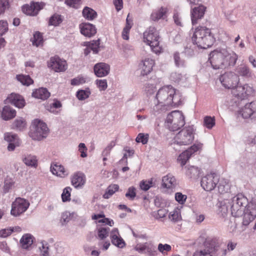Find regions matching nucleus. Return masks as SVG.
Here are the masks:
<instances>
[{
    "instance_id": "obj_60",
    "label": "nucleus",
    "mask_w": 256,
    "mask_h": 256,
    "mask_svg": "<svg viewBox=\"0 0 256 256\" xmlns=\"http://www.w3.org/2000/svg\"><path fill=\"white\" fill-rule=\"evenodd\" d=\"M152 181H142L140 184V188L144 191L148 190L152 186Z\"/></svg>"
},
{
    "instance_id": "obj_62",
    "label": "nucleus",
    "mask_w": 256,
    "mask_h": 256,
    "mask_svg": "<svg viewBox=\"0 0 256 256\" xmlns=\"http://www.w3.org/2000/svg\"><path fill=\"white\" fill-rule=\"evenodd\" d=\"M8 30V24L6 21H0V35L2 36Z\"/></svg>"
},
{
    "instance_id": "obj_57",
    "label": "nucleus",
    "mask_w": 256,
    "mask_h": 256,
    "mask_svg": "<svg viewBox=\"0 0 256 256\" xmlns=\"http://www.w3.org/2000/svg\"><path fill=\"white\" fill-rule=\"evenodd\" d=\"M96 84L100 90H104L108 87L106 80H97Z\"/></svg>"
},
{
    "instance_id": "obj_30",
    "label": "nucleus",
    "mask_w": 256,
    "mask_h": 256,
    "mask_svg": "<svg viewBox=\"0 0 256 256\" xmlns=\"http://www.w3.org/2000/svg\"><path fill=\"white\" fill-rule=\"evenodd\" d=\"M22 160L27 166L35 168L38 166V160L36 156L34 155L30 154H24Z\"/></svg>"
},
{
    "instance_id": "obj_1",
    "label": "nucleus",
    "mask_w": 256,
    "mask_h": 256,
    "mask_svg": "<svg viewBox=\"0 0 256 256\" xmlns=\"http://www.w3.org/2000/svg\"><path fill=\"white\" fill-rule=\"evenodd\" d=\"M238 58L236 54L230 53L226 48H220L210 53V61L214 69H224L228 66H234Z\"/></svg>"
},
{
    "instance_id": "obj_16",
    "label": "nucleus",
    "mask_w": 256,
    "mask_h": 256,
    "mask_svg": "<svg viewBox=\"0 0 256 256\" xmlns=\"http://www.w3.org/2000/svg\"><path fill=\"white\" fill-rule=\"evenodd\" d=\"M48 66L56 72H64L67 68L66 62L58 57H52L48 62Z\"/></svg>"
},
{
    "instance_id": "obj_53",
    "label": "nucleus",
    "mask_w": 256,
    "mask_h": 256,
    "mask_svg": "<svg viewBox=\"0 0 256 256\" xmlns=\"http://www.w3.org/2000/svg\"><path fill=\"white\" fill-rule=\"evenodd\" d=\"M90 92L85 90H80L76 92V96L79 100H84L88 98Z\"/></svg>"
},
{
    "instance_id": "obj_5",
    "label": "nucleus",
    "mask_w": 256,
    "mask_h": 256,
    "mask_svg": "<svg viewBox=\"0 0 256 256\" xmlns=\"http://www.w3.org/2000/svg\"><path fill=\"white\" fill-rule=\"evenodd\" d=\"M230 200L231 214L234 217L242 216L248 204V199L242 194L233 197Z\"/></svg>"
},
{
    "instance_id": "obj_52",
    "label": "nucleus",
    "mask_w": 256,
    "mask_h": 256,
    "mask_svg": "<svg viewBox=\"0 0 256 256\" xmlns=\"http://www.w3.org/2000/svg\"><path fill=\"white\" fill-rule=\"evenodd\" d=\"M62 22V20L61 19L60 16L58 14H54L50 18L49 24L50 25L56 26L58 25Z\"/></svg>"
},
{
    "instance_id": "obj_27",
    "label": "nucleus",
    "mask_w": 256,
    "mask_h": 256,
    "mask_svg": "<svg viewBox=\"0 0 256 256\" xmlns=\"http://www.w3.org/2000/svg\"><path fill=\"white\" fill-rule=\"evenodd\" d=\"M80 32L86 36L91 37L96 34V30L92 24L85 23L80 26Z\"/></svg>"
},
{
    "instance_id": "obj_40",
    "label": "nucleus",
    "mask_w": 256,
    "mask_h": 256,
    "mask_svg": "<svg viewBox=\"0 0 256 256\" xmlns=\"http://www.w3.org/2000/svg\"><path fill=\"white\" fill-rule=\"evenodd\" d=\"M16 78L23 85L28 86L33 83V80L28 75L19 74L17 75Z\"/></svg>"
},
{
    "instance_id": "obj_55",
    "label": "nucleus",
    "mask_w": 256,
    "mask_h": 256,
    "mask_svg": "<svg viewBox=\"0 0 256 256\" xmlns=\"http://www.w3.org/2000/svg\"><path fill=\"white\" fill-rule=\"evenodd\" d=\"M183 78L182 74L177 72H172L170 76V80L175 82H179L183 79Z\"/></svg>"
},
{
    "instance_id": "obj_17",
    "label": "nucleus",
    "mask_w": 256,
    "mask_h": 256,
    "mask_svg": "<svg viewBox=\"0 0 256 256\" xmlns=\"http://www.w3.org/2000/svg\"><path fill=\"white\" fill-rule=\"evenodd\" d=\"M242 117L244 118H252L253 115L256 114V100L248 103L239 111Z\"/></svg>"
},
{
    "instance_id": "obj_34",
    "label": "nucleus",
    "mask_w": 256,
    "mask_h": 256,
    "mask_svg": "<svg viewBox=\"0 0 256 256\" xmlns=\"http://www.w3.org/2000/svg\"><path fill=\"white\" fill-rule=\"evenodd\" d=\"M50 170L54 174H56L60 177H64L68 175L64 166L58 164L52 165Z\"/></svg>"
},
{
    "instance_id": "obj_54",
    "label": "nucleus",
    "mask_w": 256,
    "mask_h": 256,
    "mask_svg": "<svg viewBox=\"0 0 256 256\" xmlns=\"http://www.w3.org/2000/svg\"><path fill=\"white\" fill-rule=\"evenodd\" d=\"M72 189L70 187H66L64 188L63 192L62 194V198L64 202L70 200V192Z\"/></svg>"
},
{
    "instance_id": "obj_37",
    "label": "nucleus",
    "mask_w": 256,
    "mask_h": 256,
    "mask_svg": "<svg viewBox=\"0 0 256 256\" xmlns=\"http://www.w3.org/2000/svg\"><path fill=\"white\" fill-rule=\"evenodd\" d=\"M82 15L86 20H92L97 16V13L93 9L86 6L82 10Z\"/></svg>"
},
{
    "instance_id": "obj_38",
    "label": "nucleus",
    "mask_w": 256,
    "mask_h": 256,
    "mask_svg": "<svg viewBox=\"0 0 256 256\" xmlns=\"http://www.w3.org/2000/svg\"><path fill=\"white\" fill-rule=\"evenodd\" d=\"M26 122L22 118H16L12 124V128L17 130H22L26 127Z\"/></svg>"
},
{
    "instance_id": "obj_11",
    "label": "nucleus",
    "mask_w": 256,
    "mask_h": 256,
    "mask_svg": "<svg viewBox=\"0 0 256 256\" xmlns=\"http://www.w3.org/2000/svg\"><path fill=\"white\" fill-rule=\"evenodd\" d=\"M30 206V202L26 200L17 198L12 204L11 214L17 216L25 212Z\"/></svg>"
},
{
    "instance_id": "obj_25",
    "label": "nucleus",
    "mask_w": 256,
    "mask_h": 256,
    "mask_svg": "<svg viewBox=\"0 0 256 256\" xmlns=\"http://www.w3.org/2000/svg\"><path fill=\"white\" fill-rule=\"evenodd\" d=\"M176 185V180L172 174H168L162 178V186L164 188L173 189Z\"/></svg>"
},
{
    "instance_id": "obj_45",
    "label": "nucleus",
    "mask_w": 256,
    "mask_h": 256,
    "mask_svg": "<svg viewBox=\"0 0 256 256\" xmlns=\"http://www.w3.org/2000/svg\"><path fill=\"white\" fill-rule=\"evenodd\" d=\"M119 186L117 184H112L108 188V190L104 194L103 197L104 198H108L116 191L118 190Z\"/></svg>"
},
{
    "instance_id": "obj_7",
    "label": "nucleus",
    "mask_w": 256,
    "mask_h": 256,
    "mask_svg": "<svg viewBox=\"0 0 256 256\" xmlns=\"http://www.w3.org/2000/svg\"><path fill=\"white\" fill-rule=\"evenodd\" d=\"M204 248L194 252L193 256H218L220 245L216 239H206L204 243Z\"/></svg>"
},
{
    "instance_id": "obj_21",
    "label": "nucleus",
    "mask_w": 256,
    "mask_h": 256,
    "mask_svg": "<svg viewBox=\"0 0 256 256\" xmlns=\"http://www.w3.org/2000/svg\"><path fill=\"white\" fill-rule=\"evenodd\" d=\"M95 74L98 77H103L107 76L110 70V66L104 62H100L95 64L94 68Z\"/></svg>"
},
{
    "instance_id": "obj_63",
    "label": "nucleus",
    "mask_w": 256,
    "mask_h": 256,
    "mask_svg": "<svg viewBox=\"0 0 256 256\" xmlns=\"http://www.w3.org/2000/svg\"><path fill=\"white\" fill-rule=\"evenodd\" d=\"M158 250L162 253H164V251L170 252L172 250L171 246L168 244H160L158 245Z\"/></svg>"
},
{
    "instance_id": "obj_59",
    "label": "nucleus",
    "mask_w": 256,
    "mask_h": 256,
    "mask_svg": "<svg viewBox=\"0 0 256 256\" xmlns=\"http://www.w3.org/2000/svg\"><path fill=\"white\" fill-rule=\"evenodd\" d=\"M8 0H0V15L4 14L6 8H8Z\"/></svg>"
},
{
    "instance_id": "obj_15",
    "label": "nucleus",
    "mask_w": 256,
    "mask_h": 256,
    "mask_svg": "<svg viewBox=\"0 0 256 256\" xmlns=\"http://www.w3.org/2000/svg\"><path fill=\"white\" fill-rule=\"evenodd\" d=\"M154 64V60L152 58H146L142 60L138 64L140 76H144L149 74L152 70Z\"/></svg>"
},
{
    "instance_id": "obj_56",
    "label": "nucleus",
    "mask_w": 256,
    "mask_h": 256,
    "mask_svg": "<svg viewBox=\"0 0 256 256\" xmlns=\"http://www.w3.org/2000/svg\"><path fill=\"white\" fill-rule=\"evenodd\" d=\"M136 189L134 186L130 187L128 188L127 192L126 194V196L130 200H133L136 196Z\"/></svg>"
},
{
    "instance_id": "obj_23",
    "label": "nucleus",
    "mask_w": 256,
    "mask_h": 256,
    "mask_svg": "<svg viewBox=\"0 0 256 256\" xmlns=\"http://www.w3.org/2000/svg\"><path fill=\"white\" fill-rule=\"evenodd\" d=\"M16 180L13 174H7L4 177L3 192L5 194L8 192L15 186Z\"/></svg>"
},
{
    "instance_id": "obj_44",
    "label": "nucleus",
    "mask_w": 256,
    "mask_h": 256,
    "mask_svg": "<svg viewBox=\"0 0 256 256\" xmlns=\"http://www.w3.org/2000/svg\"><path fill=\"white\" fill-rule=\"evenodd\" d=\"M168 218L173 222H176L181 220V216L179 210H174L170 213Z\"/></svg>"
},
{
    "instance_id": "obj_19",
    "label": "nucleus",
    "mask_w": 256,
    "mask_h": 256,
    "mask_svg": "<svg viewBox=\"0 0 256 256\" xmlns=\"http://www.w3.org/2000/svg\"><path fill=\"white\" fill-rule=\"evenodd\" d=\"M43 6L44 4L42 3L32 2L30 5L24 6L22 8V10L24 13L27 15L34 16L38 14Z\"/></svg>"
},
{
    "instance_id": "obj_24",
    "label": "nucleus",
    "mask_w": 256,
    "mask_h": 256,
    "mask_svg": "<svg viewBox=\"0 0 256 256\" xmlns=\"http://www.w3.org/2000/svg\"><path fill=\"white\" fill-rule=\"evenodd\" d=\"M167 8L162 6L158 10H154L150 14V20L154 22H158L160 20H164L167 18Z\"/></svg>"
},
{
    "instance_id": "obj_51",
    "label": "nucleus",
    "mask_w": 256,
    "mask_h": 256,
    "mask_svg": "<svg viewBox=\"0 0 256 256\" xmlns=\"http://www.w3.org/2000/svg\"><path fill=\"white\" fill-rule=\"evenodd\" d=\"M144 94L148 96H150L155 92L156 91V88L153 84H146L144 86Z\"/></svg>"
},
{
    "instance_id": "obj_9",
    "label": "nucleus",
    "mask_w": 256,
    "mask_h": 256,
    "mask_svg": "<svg viewBox=\"0 0 256 256\" xmlns=\"http://www.w3.org/2000/svg\"><path fill=\"white\" fill-rule=\"evenodd\" d=\"M166 123L170 130H178L184 125V116L180 111H173L168 115Z\"/></svg>"
},
{
    "instance_id": "obj_6",
    "label": "nucleus",
    "mask_w": 256,
    "mask_h": 256,
    "mask_svg": "<svg viewBox=\"0 0 256 256\" xmlns=\"http://www.w3.org/2000/svg\"><path fill=\"white\" fill-rule=\"evenodd\" d=\"M144 41L149 45L152 50L156 54L160 52L159 46V32L154 27H150L144 33Z\"/></svg>"
},
{
    "instance_id": "obj_18",
    "label": "nucleus",
    "mask_w": 256,
    "mask_h": 256,
    "mask_svg": "<svg viewBox=\"0 0 256 256\" xmlns=\"http://www.w3.org/2000/svg\"><path fill=\"white\" fill-rule=\"evenodd\" d=\"M206 9V7L204 6L200 5L191 10V20L192 25L198 24V20L204 17Z\"/></svg>"
},
{
    "instance_id": "obj_43",
    "label": "nucleus",
    "mask_w": 256,
    "mask_h": 256,
    "mask_svg": "<svg viewBox=\"0 0 256 256\" xmlns=\"http://www.w3.org/2000/svg\"><path fill=\"white\" fill-rule=\"evenodd\" d=\"M204 125L208 129H211L215 125L214 117L206 116L204 118Z\"/></svg>"
},
{
    "instance_id": "obj_8",
    "label": "nucleus",
    "mask_w": 256,
    "mask_h": 256,
    "mask_svg": "<svg viewBox=\"0 0 256 256\" xmlns=\"http://www.w3.org/2000/svg\"><path fill=\"white\" fill-rule=\"evenodd\" d=\"M48 132L46 124L40 120L36 119L30 126V136L34 140H40L47 136Z\"/></svg>"
},
{
    "instance_id": "obj_36",
    "label": "nucleus",
    "mask_w": 256,
    "mask_h": 256,
    "mask_svg": "<svg viewBox=\"0 0 256 256\" xmlns=\"http://www.w3.org/2000/svg\"><path fill=\"white\" fill-rule=\"evenodd\" d=\"M33 243L32 236L30 234L24 235L20 240V244L22 248H28Z\"/></svg>"
},
{
    "instance_id": "obj_50",
    "label": "nucleus",
    "mask_w": 256,
    "mask_h": 256,
    "mask_svg": "<svg viewBox=\"0 0 256 256\" xmlns=\"http://www.w3.org/2000/svg\"><path fill=\"white\" fill-rule=\"evenodd\" d=\"M110 228H101L98 229V238L102 240L106 238L108 236Z\"/></svg>"
},
{
    "instance_id": "obj_28",
    "label": "nucleus",
    "mask_w": 256,
    "mask_h": 256,
    "mask_svg": "<svg viewBox=\"0 0 256 256\" xmlns=\"http://www.w3.org/2000/svg\"><path fill=\"white\" fill-rule=\"evenodd\" d=\"M118 230L114 228L110 233L112 242L116 246L120 248H122L125 246V242L120 237L118 236Z\"/></svg>"
},
{
    "instance_id": "obj_42",
    "label": "nucleus",
    "mask_w": 256,
    "mask_h": 256,
    "mask_svg": "<svg viewBox=\"0 0 256 256\" xmlns=\"http://www.w3.org/2000/svg\"><path fill=\"white\" fill-rule=\"evenodd\" d=\"M145 248V253H148L149 255L154 256L156 253V247L152 242H147L144 243Z\"/></svg>"
},
{
    "instance_id": "obj_4",
    "label": "nucleus",
    "mask_w": 256,
    "mask_h": 256,
    "mask_svg": "<svg viewBox=\"0 0 256 256\" xmlns=\"http://www.w3.org/2000/svg\"><path fill=\"white\" fill-rule=\"evenodd\" d=\"M194 130L192 126L184 128L174 136L171 146L176 150H179V146L190 144L194 139Z\"/></svg>"
},
{
    "instance_id": "obj_22",
    "label": "nucleus",
    "mask_w": 256,
    "mask_h": 256,
    "mask_svg": "<svg viewBox=\"0 0 256 256\" xmlns=\"http://www.w3.org/2000/svg\"><path fill=\"white\" fill-rule=\"evenodd\" d=\"M6 101V103H10L18 108H22L25 105V102L22 96L16 94H10Z\"/></svg>"
},
{
    "instance_id": "obj_61",
    "label": "nucleus",
    "mask_w": 256,
    "mask_h": 256,
    "mask_svg": "<svg viewBox=\"0 0 256 256\" xmlns=\"http://www.w3.org/2000/svg\"><path fill=\"white\" fill-rule=\"evenodd\" d=\"M186 196L182 194L181 192H176L175 194L176 200L180 204H184L186 202Z\"/></svg>"
},
{
    "instance_id": "obj_32",
    "label": "nucleus",
    "mask_w": 256,
    "mask_h": 256,
    "mask_svg": "<svg viewBox=\"0 0 256 256\" xmlns=\"http://www.w3.org/2000/svg\"><path fill=\"white\" fill-rule=\"evenodd\" d=\"M16 115V111L10 106H6L3 108L2 113V118L6 120L14 118Z\"/></svg>"
},
{
    "instance_id": "obj_20",
    "label": "nucleus",
    "mask_w": 256,
    "mask_h": 256,
    "mask_svg": "<svg viewBox=\"0 0 256 256\" xmlns=\"http://www.w3.org/2000/svg\"><path fill=\"white\" fill-rule=\"evenodd\" d=\"M4 139L9 142L8 149L9 151H12L16 146H19L20 142L18 136L12 132H6L4 134Z\"/></svg>"
},
{
    "instance_id": "obj_10",
    "label": "nucleus",
    "mask_w": 256,
    "mask_h": 256,
    "mask_svg": "<svg viewBox=\"0 0 256 256\" xmlns=\"http://www.w3.org/2000/svg\"><path fill=\"white\" fill-rule=\"evenodd\" d=\"M254 92V90L253 87L248 84L243 86L237 85L232 90V96L238 100H240L246 98L248 96L253 95Z\"/></svg>"
},
{
    "instance_id": "obj_58",
    "label": "nucleus",
    "mask_w": 256,
    "mask_h": 256,
    "mask_svg": "<svg viewBox=\"0 0 256 256\" xmlns=\"http://www.w3.org/2000/svg\"><path fill=\"white\" fill-rule=\"evenodd\" d=\"M136 140L137 142H142V144H146L148 141V135H144L142 133H140L138 134Z\"/></svg>"
},
{
    "instance_id": "obj_3",
    "label": "nucleus",
    "mask_w": 256,
    "mask_h": 256,
    "mask_svg": "<svg viewBox=\"0 0 256 256\" xmlns=\"http://www.w3.org/2000/svg\"><path fill=\"white\" fill-rule=\"evenodd\" d=\"M192 40L194 44L204 49L210 47L214 42V38L210 30L205 26H198L196 28Z\"/></svg>"
},
{
    "instance_id": "obj_31",
    "label": "nucleus",
    "mask_w": 256,
    "mask_h": 256,
    "mask_svg": "<svg viewBox=\"0 0 256 256\" xmlns=\"http://www.w3.org/2000/svg\"><path fill=\"white\" fill-rule=\"evenodd\" d=\"M230 207V200H224L219 202L218 214L223 217H224L228 212V208Z\"/></svg>"
},
{
    "instance_id": "obj_64",
    "label": "nucleus",
    "mask_w": 256,
    "mask_h": 256,
    "mask_svg": "<svg viewBox=\"0 0 256 256\" xmlns=\"http://www.w3.org/2000/svg\"><path fill=\"white\" fill-rule=\"evenodd\" d=\"M87 148L84 143H80L78 145V150L80 152V156L82 158H85L87 156L86 152Z\"/></svg>"
},
{
    "instance_id": "obj_12",
    "label": "nucleus",
    "mask_w": 256,
    "mask_h": 256,
    "mask_svg": "<svg viewBox=\"0 0 256 256\" xmlns=\"http://www.w3.org/2000/svg\"><path fill=\"white\" fill-rule=\"evenodd\" d=\"M220 81L224 87L232 90L238 84L240 78L236 74L230 72L222 75L220 77Z\"/></svg>"
},
{
    "instance_id": "obj_2",
    "label": "nucleus",
    "mask_w": 256,
    "mask_h": 256,
    "mask_svg": "<svg viewBox=\"0 0 256 256\" xmlns=\"http://www.w3.org/2000/svg\"><path fill=\"white\" fill-rule=\"evenodd\" d=\"M176 90L172 86H164L158 90L156 96L154 110H166L170 106L176 105L178 100H176Z\"/></svg>"
},
{
    "instance_id": "obj_49",
    "label": "nucleus",
    "mask_w": 256,
    "mask_h": 256,
    "mask_svg": "<svg viewBox=\"0 0 256 256\" xmlns=\"http://www.w3.org/2000/svg\"><path fill=\"white\" fill-rule=\"evenodd\" d=\"M245 210L256 216V200H252L250 203L248 202Z\"/></svg>"
},
{
    "instance_id": "obj_13",
    "label": "nucleus",
    "mask_w": 256,
    "mask_h": 256,
    "mask_svg": "<svg viewBox=\"0 0 256 256\" xmlns=\"http://www.w3.org/2000/svg\"><path fill=\"white\" fill-rule=\"evenodd\" d=\"M219 182V176L214 173L208 174L201 180V186L206 191L213 190Z\"/></svg>"
},
{
    "instance_id": "obj_35",
    "label": "nucleus",
    "mask_w": 256,
    "mask_h": 256,
    "mask_svg": "<svg viewBox=\"0 0 256 256\" xmlns=\"http://www.w3.org/2000/svg\"><path fill=\"white\" fill-rule=\"evenodd\" d=\"M32 96L42 100H46L49 98L50 93L45 88H40L36 90L32 94Z\"/></svg>"
},
{
    "instance_id": "obj_46",
    "label": "nucleus",
    "mask_w": 256,
    "mask_h": 256,
    "mask_svg": "<svg viewBox=\"0 0 256 256\" xmlns=\"http://www.w3.org/2000/svg\"><path fill=\"white\" fill-rule=\"evenodd\" d=\"M174 62L176 66L178 68L184 67L185 65V62L182 59L178 52H175L173 54Z\"/></svg>"
},
{
    "instance_id": "obj_39",
    "label": "nucleus",
    "mask_w": 256,
    "mask_h": 256,
    "mask_svg": "<svg viewBox=\"0 0 256 256\" xmlns=\"http://www.w3.org/2000/svg\"><path fill=\"white\" fill-rule=\"evenodd\" d=\"M38 249L40 252V256H50L49 245L47 242L45 241L42 242H40V246L38 247Z\"/></svg>"
},
{
    "instance_id": "obj_29",
    "label": "nucleus",
    "mask_w": 256,
    "mask_h": 256,
    "mask_svg": "<svg viewBox=\"0 0 256 256\" xmlns=\"http://www.w3.org/2000/svg\"><path fill=\"white\" fill-rule=\"evenodd\" d=\"M86 182L84 175L81 172H76L74 174L72 178V184L75 188L80 187L84 185Z\"/></svg>"
},
{
    "instance_id": "obj_33",
    "label": "nucleus",
    "mask_w": 256,
    "mask_h": 256,
    "mask_svg": "<svg viewBox=\"0 0 256 256\" xmlns=\"http://www.w3.org/2000/svg\"><path fill=\"white\" fill-rule=\"evenodd\" d=\"M100 40L93 41L92 42H88L86 48L84 49V54L85 56L88 55L91 50L94 54H97L99 51Z\"/></svg>"
},
{
    "instance_id": "obj_48",
    "label": "nucleus",
    "mask_w": 256,
    "mask_h": 256,
    "mask_svg": "<svg viewBox=\"0 0 256 256\" xmlns=\"http://www.w3.org/2000/svg\"><path fill=\"white\" fill-rule=\"evenodd\" d=\"M200 174V170L196 167L192 166L188 168L186 172V174L190 176L191 178H196Z\"/></svg>"
},
{
    "instance_id": "obj_26",
    "label": "nucleus",
    "mask_w": 256,
    "mask_h": 256,
    "mask_svg": "<svg viewBox=\"0 0 256 256\" xmlns=\"http://www.w3.org/2000/svg\"><path fill=\"white\" fill-rule=\"evenodd\" d=\"M236 74L246 78H252L253 74L249 67L246 64H240L236 68Z\"/></svg>"
},
{
    "instance_id": "obj_41",
    "label": "nucleus",
    "mask_w": 256,
    "mask_h": 256,
    "mask_svg": "<svg viewBox=\"0 0 256 256\" xmlns=\"http://www.w3.org/2000/svg\"><path fill=\"white\" fill-rule=\"evenodd\" d=\"M244 217L242 221V225L247 226L249 224L252 222L256 218V216L250 213L249 212L244 210Z\"/></svg>"
},
{
    "instance_id": "obj_47",
    "label": "nucleus",
    "mask_w": 256,
    "mask_h": 256,
    "mask_svg": "<svg viewBox=\"0 0 256 256\" xmlns=\"http://www.w3.org/2000/svg\"><path fill=\"white\" fill-rule=\"evenodd\" d=\"M42 37L40 32H36L34 34V37L32 39V44L36 46H40L42 44Z\"/></svg>"
},
{
    "instance_id": "obj_14",
    "label": "nucleus",
    "mask_w": 256,
    "mask_h": 256,
    "mask_svg": "<svg viewBox=\"0 0 256 256\" xmlns=\"http://www.w3.org/2000/svg\"><path fill=\"white\" fill-rule=\"evenodd\" d=\"M202 148V144H194L190 148L181 154L178 159L182 166H184L191 156Z\"/></svg>"
}]
</instances>
